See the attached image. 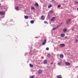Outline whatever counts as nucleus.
<instances>
[{
	"label": "nucleus",
	"mask_w": 78,
	"mask_h": 78,
	"mask_svg": "<svg viewBox=\"0 0 78 78\" xmlns=\"http://www.w3.org/2000/svg\"><path fill=\"white\" fill-rule=\"evenodd\" d=\"M70 21H71V19H69L66 21V23L67 24H69L70 23Z\"/></svg>",
	"instance_id": "1"
},
{
	"label": "nucleus",
	"mask_w": 78,
	"mask_h": 78,
	"mask_svg": "<svg viewBox=\"0 0 78 78\" xmlns=\"http://www.w3.org/2000/svg\"><path fill=\"white\" fill-rule=\"evenodd\" d=\"M50 21H55V17H53L51 18V19L50 20Z\"/></svg>",
	"instance_id": "2"
},
{
	"label": "nucleus",
	"mask_w": 78,
	"mask_h": 78,
	"mask_svg": "<svg viewBox=\"0 0 78 78\" xmlns=\"http://www.w3.org/2000/svg\"><path fill=\"white\" fill-rule=\"evenodd\" d=\"M60 47H64L66 46V45L64 44H60Z\"/></svg>",
	"instance_id": "3"
},
{
	"label": "nucleus",
	"mask_w": 78,
	"mask_h": 78,
	"mask_svg": "<svg viewBox=\"0 0 78 78\" xmlns=\"http://www.w3.org/2000/svg\"><path fill=\"white\" fill-rule=\"evenodd\" d=\"M65 64L67 66H70V64L69 62H66L65 63Z\"/></svg>",
	"instance_id": "4"
},
{
	"label": "nucleus",
	"mask_w": 78,
	"mask_h": 78,
	"mask_svg": "<svg viewBox=\"0 0 78 78\" xmlns=\"http://www.w3.org/2000/svg\"><path fill=\"white\" fill-rule=\"evenodd\" d=\"M47 41V40L46 39H45L44 40L43 42L42 43V45H45V43H46V42Z\"/></svg>",
	"instance_id": "5"
},
{
	"label": "nucleus",
	"mask_w": 78,
	"mask_h": 78,
	"mask_svg": "<svg viewBox=\"0 0 78 78\" xmlns=\"http://www.w3.org/2000/svg\"><path fill=\"white\" fill-rule=\"evenodd\" d=\"M38 72L39 74H41V73H42V70H41V69H39L38 70Z\"/></svg>",
	"instance_id": "6"
},
{
	"label": "nucleus",
	"mask_w": 78,
	"mask_h": 78,
	"mask_svg": "<svg viewBox=\"0 0 78 78\" xmlns=\"http://www.w3.org/2000/svg\"><path fill=\"white\" fill-rule=\"evenodd\" d=\"M61 36L62 37H64L65 36V34H61Z\"/></svg>",
	"instance_id": "7"
},
{
	"label": "nucleus",
	"mask_w": 78,
	"mask_h": 78,
	"mask_svg": "<svg viewBox=\"0 0 78 78\" xmlns=\"http://www.w3.org/2000/svg\"><path fill=\"white\" fill-rule=\"evenodd\" d=\"M47 63V61L46 60H44V64H46Z\"/></svg>",
	"instance_id": "8"
},
{
	"label": "nucleus",
	"mask_w": 78,
	"mask_h": 78,
	"mask_svg": "<svg viewBox=\"0 0 78 78\" xmlns=\"http://www.w3.org/2000/svg\"><path fill=\"white\" fill-rule=\"evenodd\" d=\"M34 6H37V7H38L39 6V5H38L37 3H36L34 4Z\"/></svg>",
	"instance_id": "9"
},
{
	"label": "nucleus",
	"mask_w": 78,
	"mask_h": 78,
	"mask_svg": "<svg viewBox=\"0 0 78 78\" xmlns=\"http://www.w3.org/2000/svg\"><path fill=\"white\" fill-rule=\"evenodd\" d=\"M41 20H44V15L42 16L41 17Z\"/></svg>",
	"instance_id": "10"
},
{
	"label": "nucleus",
	"mask_w": 78,
	"mask_h": 78,
	"mask_svg": "<svg viewBox=\"0 0 78 78\" xmlns=\"http://www.w3.org/2000/svg\"><path fill=\"white\" fill-rule=\"evenodd\" d=\"M53 12H54V11H53L52 10L50 11L49 12V13H50V14H53Z\"/></svg>",
	"instance_id": "11"
},
{
	"label": "nucleus",
	"mask_w": 78,
	"mask_h": 78,
	"mask_svg": "<svg viewBox=\"0 0 78 78\" xmlns=\"http://www.w3.org/2000/svg\"><path fill=\"white\" fill-rule=\"evenodd\" d=\"M0 14L1 15H4L5 14V13L3 12H0Z\"/></svg>",
	"instance_id": "12"
},
{
	"label": "nucleus",
	"mask_w": 78,
	"mask_h": 78,
	"mask_svg": "<svg viewBox=\"0 0 78 78\" xmlns=\"http://www.w3.org/2000/svg\"><path fill=\"white\" fill-rule=\"evenodd\" d=\"M57 77L58 78H62L61 75L57 76Z\"/></svg>",
	"instance_id": "13"
},
{
	"label": "nucleus",
	"mask_w": 78,
	"mask_h": 78,
	"mask_svg": "<svg viewBox=\"0 0 78 78\" xmlns=\"http://www.w3.org/2000/svg\"><path fill=\"white\" fill-rule=\"evenodd\" d=\"M67 30V29L66 28H65L63 29V32H66Z\"/></svg>",
	"instance_id": "14"
},
{
	"label": "nucleus",
	"mask_w": 78,
	"mask_h": 78,
	"mask_svg": "<svg viewBox=\"0 0 78 78\" xmlns=\"http://www.w3.org/2000/svg\"><path fill=\"white\" fill-rule=\"evenodd\" d=\"M60 57L61 58H63L64 55H63L62 54H61L60 55Z\"/></svg>",
	"instance_id": "15"
},
{
	"label": "nucleus",
	"mask_w": 78,
	"mask_h": 78,
	"mask_svg": "<svg viewBox=\"0 0 78 78\" xmlns=\"http://www.w3.org/2000/svg\"><path fill=\"white\" fill-rule=\"evenodd\" d=\"M24 18L26 19H28V17L27 16H24Z\"/></svg>",
	"instance_id": "16"
},
{
	"label": "nucleus",
	"mask_w": 78,
	"mask_h": 78,
	"mask_svg": "<svg viewBox=\"0 0 78 78\" xmlns=\"http://www.w3.org/2000/svg\"><path fill=\"white\" fill-rule=\"evenodd\" d=\"M30 78H34V76H30Z\"/></svg>",
	"instance_id": "17"
},
{
	"label": "nucleus",
	"mask_w": 78,
	"mask_h": 78,
	"mask_svg": "<svg viewBox=\"0 0 78 78\" xmlns=\"http://www.w3.org/2000/svg\"><path fill=\"white\" fill-rule=\"evenodd\" d=\"M34 20H31L30 21V23L32 24L34 23Z\"/></svg>",
	"instance_id": "18"
},
{
	"label": "nucleus",
	"mask_w": 78,
	"mask_h": 78,
	"mask_svg": "<svg viewBox=\"0 0 78 78\" xmlns=\"http://www.w3.org/2000/svg\"><path fill=\"white\" fill-rule=\"evenodd\" d=\"M31 9H33L34 10L35 9V8H34V7L33 6L31 7Z\"/></svg>",
	"instance_id": "19"
},
{
	"label": "nucleus",
	"mask_w": 78,
	"mask_h": 78,
	"mask_svg": "<svg viewBox=\"0 0 78 78\" xmlns=\"http://www.w3.org/2000/svg\"><path fill=\"white\" fill-rule=\"evenodd\" d=\"M51 6H52V5H50L48 6V8H50Z\"/></svg>",
	"instance_id": "20"
},
{
	"label": "nucleus",
	"mask_w": 78,
	"mask_h": 78,
	"mask_svg": "<svg viewBox=\"0 0 78 78\" xmlns=\"http://www.w3.org/2000/svg\"><path fill=\"white\" fill-rule=\"evenodd\" d=\"M58 64L59 66H60V65H61V63L59 62H58Z\"/></svg>",
	"instance_id": "21"
},
{
	"label": "nucleus",
	"mask_w": 78,
	"mask_h": 78,
	"mask_svg": "<svg viewBox=\"0 0 78 78\" xmlns=\"http://www.w3.org/2000/svg\"><path fill=\"white\" fill-rule=\"evenodd\" d=\"M51 56V55L50 54H48L47 55L48 57H50Z\"/></svg>",
	"instance_id": "22"
},
{
	"label": "nucleus",
	"mask_w": 78,
	"mask_h": 78,
	"mask_svg": "<svg viewBox=\"0 0 78 78\" xmlns=\"http://www.w3.org/2000/svg\"><path fill=\"white\" fill-rule=\"evenodd\" d=\"M18 8H19V7H17L15 8V9H16V10H18Z\"/></svg>",
	"instance_id": "23"
},
{
	"label": "nucleus",
	"mask_w": 78,
	"mask_h": 78,
	"mask_svg": "<svg viewBox=\"0 0 78 78\" xmlns=\"http://www.w3.org/2000/svg\"><path fill=\"white\" fill-rule=\"evenodd\" d=\"M30 67H33V65L32 64H30Z\"/></svg>",
	"instance_id": "24"
},
{
	"label": "nucleus",
	"mask_w": 78,
	"mask_h": 78,
	"mask_svg": "<svg viewBox=\"0 0 78 78\" xmlns=\"http://www.w3.org/2000/svg\"><path fill=\"white\" fill-rule=\"evenodd\" d=\"M74 3H76V4H77V3H78V1H76L74 2Z\"/></svg>",
	"instance_id": "25"
},
{
	"label": "nucleus",
	"mask_w": 78,
	"mask_h": 78,
	"mask_svg": "<svg viewBox=\"0 0 78 78\" xmlns=\"http://www.w3.org/2000/svg\"><path fill=\"white\" fill-rule=\"evenodd\" d=\"M56 28H57V27H54V28H53V30H56Z\"/></svg>",
	"instance_id": "26"
},
{
	"label": "nucleus",
	"mask_w": 78,
	"mask_h": 78,
	"mask_svg": "<svg viewBox=\"0 0 78 78\" xmlns=\"http://www.w3.org/2000/svg\"><path fill=\"white\" fill-rule=\"evenodd\" d=\"M61 6V5H58V8H60Z\"/></svg>",
	"instance_id": "27"
},
{
	"label": "nucleus",
	"mask_w": 78,
	"mask_h": 78,
	"mask_svg": "<svg viewBox=\"0 0 78 78\" xmlns=\"http://www.w3.org/2000/svg\"><path fill=\"white\" fill-rule=\"evenodd\" d=\"M44 23H48L46 21H44Z\"/></svg>",
	"instance_id": "28"
},
{
	"label": "nucleus",
	"mask_w": 78,
	"mask_h": 78,
	"mask_svg": "<svg viewBox=\"0 0 78 78\" xmlns=\"http://www.w3.org/2000/svg\"><path fill=\"white\" fill-rule=\"evenodd\" d=\"M76 42H77V41H78V40H77V39H76Z\"/></svg>",
	"instance_id": "29"
},
{
	"label": "nucleus",
	"mask_w": 78,
	"mask_h": 78,
	"mask_svg": "<svg viewBox=\"0 0 78 78\" xmlns=\"http://www.w3.org/2000/svg\"><path fill=\"white\" fill-rule=\"evenodd\" d=\"M51 65L52 64H53V62H52V63H51Z\"/></svg>",
	"instance_id": "30"
},
{
	"label": "nucleus",
	"mask_w": 78,
	"mask_h": 78,
	"mask_svg": "<svg viewBox=\"0 0 78 78\" xmlns=\"http://www.w3.org/2000/svg\"><path fill=\"white\" fill-rule=\"evenodd\" d=\"M46 49H49V48H46Z\"/></svg>",
	"instance_id": "31"
},
{
	"label": "nucleus",
	"mask_w": 78,
	"mask_h": 78,
	"mask_svg": "<svg viewBox=\"0 0 78 78\" xmlns=\"http://www.w3.org/2000/svg\"><path fill=\"white\" fill-rule=\"evenodd\" d=\"M65 37V38H67V37Z\"/></svg>",
	"instance_id": "32"
},
{
	"label": "nucleus",
	"mask_w": 78,
	"mask_h": 78,
	"mask_svg": "<svg viewBox=\"0 0 78 78\" xmlns=\"http://www.w3.org/2000/svg\"><path fill=\"white\" fill-rule=\"evenodd\" d=\"M62 23H61V25H62Z\"/></svg>",
	"instance_id": "33"
},
{
	"label": "nucleus",
	"mask_w": 78,
	"mask_h": 78,
	"mask_svg": "<svg viewBox=\"0 0 78 78\" xmlns=\"http://www.w3.org/2000/svg\"><path fill=\"white\" fill-rule=\"evenodd\" d=\"M46 50H48V49H46Z\"/></svg>",
	"instance_id": "34"
},
{
	"label": "nucleus",
	"mask_w": 78,
	"mask_h": 78,
	"mask_svg": "<svg viewBox=\"0 0 78 78\" xmlns=\"http://www.w3.org/2000/svg\"><path fill=\"white\" fill-rule=\"evenodd\" d=\"M52 0V1H54V0Z\"/></svg>",
	"instance_id": "35"
},
{
	"label": "nucleus",
	"mask_w": 78,
	"mask_h": 78,
	"mask_svg": "<svg viewBox=\"0 0 78 78\" xmlns=\"http://www.w3.org/2000/svg\"><path fill=\"white\" fill-rule=\"evenodd\" d=\"M77 10H78V8H77Z\"/></svg>",
	"instance_id": "36"
},
{
	"label": "nucleus",
	"mask_w": 78,
	"mask_h": 78,
	"mask_svg": "<svg viewBox=\"0 0 78 78\" xmlns=\"http://www.w3.org/2000/svg\"><path fill=\"white\" fill-rule=\"evenodd\" d=\"M0 5H1V4L0 3Z\"/></svg>",
	"instance_id": "37"
},
{
	"label": "nucleus",
	"mask_w": 78,
	"mask_h": 78,
	"mask_svg": "<svg viewBox=\"0 0 78 78\" xmlns=\"http://www.w3.org/2000/svg\"><path fill=\"white\" fill-rule=\"evenodd\" d=\"M49 14H48V16H49Z\"/></svg>",
	"instance_id": "38"
}]
</instances>
